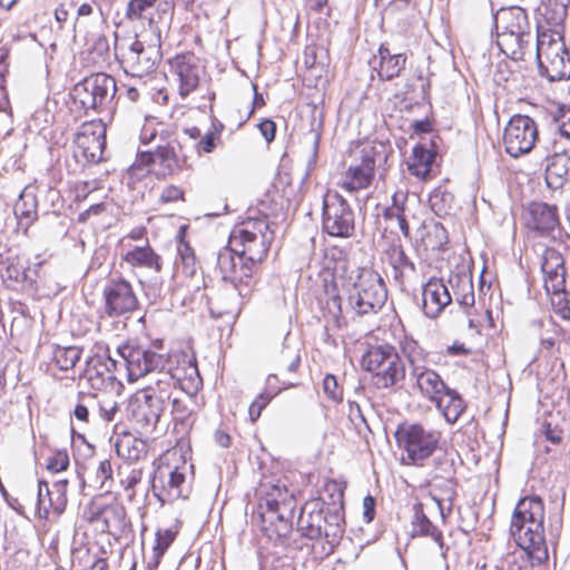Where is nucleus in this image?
<instances>
[{
	"label": "nucleus",
	"instance_id": "8",
	"mask_svg": "<svg viewBox=\"0 0 570 570\" xmlns=\"http://www.w3.org/2000/svg\"><path fill=\"white\" fill-rule=\"evenodd\" d=\"M161 59L159 35H141L120 48V65L127 75L141 78L151 73Z\"/></svg>",
	"mask_w": 570,
	"mask_h": 570
},
{
	"label": "nucleus",
	"instance_id": "63",
	"mask_svg": "<svg viewBox=\"0 0 570 570\" xmlns=\"http://www.w3.org/2000/svg\"><path fill=\"white\" fill-rule=\"evenodd\" d=\"M112 475V468L109 460H104L99 463L96 476L97 480L100 482L101 487L105 485V482L109 479H111Z\"/></svg>",
	"mask_w": 570,
	"mask_h": 570
},
{
	"label": "nucleus",
	"instance_id": "28",
	"mask_svg": "<svg viewBox=\"0 0 570 570\" xmlns=\"http://www.w3.org/2000/svg\"><path fill=\"white\" fill-rule=\"evenodd\" d=\"M532 40L531 28L521 32L497 33V45L501 52L515 61L524 59Z\"/></svg>",
	"mask_w": 570,
	"mask_h": 570
},
{
	"label": "nucleus",
	"instance_id": "55",
	"mask_svg": "<svg viewBox=\"0 0 570 570\" xmlns=\"http://www.w3.org/2000/svg\"><path fill=\"white\" fill-rule=\"evenodd\" d=\"M178 254L181 261L183 272L188 276H193L196 273V257L193 248L186 243H180Z\"/></svg>",
	"mask_w": 570,
	"mask_h": 570
},
{
	"label": "nucleus",
	"instance_id": "62",
	"mask_svg": "<svg viewBox=\"0 0 570 570\" xmlns=\"http://www.w3.org/2000/svg\"><path fill=\"white\" fill-rule=\"evenodd\" d=\"M183 196L184 191L179 187L170 185L163 189L160 199L164 203H170L183 199Z\"/></svg>",
	"mask_w": 570,
	"mask_h": 570
},
{
	"label": "nucleus",
	"instance_id": "60",
	"mask_svg": "<svg viewBox=\"0 0 570 570\" xmlns=\"http://www.w3.org/2000/svg\"><path fill=\"white\" fill-rule=\"evenodd\" d=\"M220 139L217 137V132H207L204 137L200 138V140L197 142V151L198 153H212L216 146L217 142H219Z\"/></svg>",
	"mask_w": 570,
	"mask_h": 570
},
{
	"label": "nucleus",
	"instance_id": "9",
	"mask_svg": "<svg viewBox=\"0 0 570 570\" xmlns=\"http://www.w3.org/2000/svg\"><path fill=\"white\" fill-rule=\"evenodd\" d=\"M387 291L382 277L373 269L358 273L348 295V304L357 315L377 313L386 302Z\"/></svg>",
	"mask_w": 570,
	"mask_h": 570
},
{
	"label": "nucleus",
	"instance_id": "5",
	"mask_svg": "<svg viewBox=\"0 0 570 570\" xmlns=\"http://www.w3.org/2000/svg\"><path fill=\"white\" fill-rule=\"evenodd\" d=\"M274 239V230L267 217L252 218L234 227L229 236V245L239 250L255 266L262 262Z\"/></svg>",
	"mask_w": 570,
	"mask_h": 570
},
{
	"label": "nucleus",
	"instance_id": "59",
	"mask_svg": "<svg viewBox=\"0 0 570 570\" xmlns=\"http://www.w3.org/2000/svg\"><path fill=\"white\" fill-rule=\"evenodd\" d=\"M142 471L140 469H131L124 478L120 479V483L126 491H131V495L135 494V487L141 481Z\"/></svg>",
	"mask_w": 570,
	"mask_h": 570
},
{
	"label": "nucleus",
	"instance_id": "2",
	"mask_svg": "<svg viewBox=\"0 0 570 570\" xmlns=\"http://www.w3.org/2000/svg\"><path fill=\"white\" fill-rule=\"evenodd\" d=\"M295 507L294 492L283 480L262 483L257 510L262 531L272 540L286 537L292 529Z\"/></svg>",
	"mask_w": 570,
	"mask_h": 570
},
{
	"label": "nucleus",
	"instance_id": "50",
	"mask_svg": "<svg viewBox=\"0 0 570 570\" xmlns=\"http://www.w3.org/2000/svg\"><path fill=\"white\" fill-rule=\"evenodd\" d=\"M96 412L106 422H111L118 412V404L111 395L96 394Z\"/></svg>",
	"mask_w": 570,
	"mask_h": 570
},
{
	"label": "nucleus",
	"instance_id": "57",
	"mask_svg": "<svg viewBox=\"0 0 570 570\" xmlns=\"http://www.w3.org/2000/svg\"><path fill=\"white\" fill-rule=\"evenodd\" d=\"M69 465V455L66 450H58L47 460V469L53 473L63 471Z\"/></svg>",
	"mask_w": 570,
	"mask_h": 570
},
{
	"label": "nucleus",
	"instance_id": "30",
	"mask_svg": "<svg viewBox=\"0 0 570 570\" xmlns=\"http://www.w3.org/2000/svg\"><path fill=\"white\" fill-rule=\"evenodd\" d=\"M122 261L134 268H146L156 273H159L163 266L160 256L148 243L141 246L137 245L128 249L122 255Z\"/></svg>",
	"mask_w": 570,
	"mask_h": 570
},
{
	"label": "nucleus",
	"instance_id": "58",
	"mask_svg": "<svg viewBox=\"0 0 570 570\" xmlns=\"http://www.w3.org/2000/svg\"><path fill=\"white\" fill-rule=\"evenodd\" d=\"M323 391L333 401H341L343 399V391L340 387L337 380L334 375L327 374L323 381Z\"/></svg>",
	"mask_w": 570,
	"mask_h": 570
},
{
	"label": "nucleus",
	"instance_id": "53",
	"mask_svg": "<svg viewBox=\"0 0 570 570\" xmlns=\"http://www.w3.org/2000/svg\"><path fill=\"white\" fill-rule=\"evenodd\" d=\"M176 533L169 529L156 532V542L153 548L155 563L158 564L166 550L174 542Z\"/></svg>",
	"mask_w": 570,
	"mask_h": 570
},
{
	"label": "nucleus",
	"instance_id": "4",
	"mask_svg": "<svg viewBox=\"0 0 570 570\" xmlns=\"http://www.w3.org/2000/svg\"><path fill=\"white\" fill-rule=\"evenodd\" d=\"M389 146L383 141L372 140L358 142L352 150V164L345 173L342 187L347 191H358L367 188L374 178L375 167L385 163Z\"/></svg>",
	"mask_w": 570,
	"mask_h": 570
},
{
	"label": "nucleus",
	"instance_id": "32",
	"mask_svg": "<svg viewBox=\"0 0 570 570\" xmlns=\"http://www.w3.org/2000/svg\"><path fill=\"white\" fill-rule=\"evenodd\" d=\"M176 387L175 381H173L169 373L165 368H159L149 376V383L141 391L166 405L171 397L173 390Z\"/></svg>",
	"mask_w": 570,
	"mask_h": 570
},
{
	"label": "nucleus",
	"instance_id": "10",
	"mask_svg": "<svg viewBox=\"0 0 570 570\" xmlns=\"http://www.w3.org/2000/svg\"><path fill=\"white\" fill-rule=\"evenodd\" d=\"M395 438L399 448L405 452L407 462L414 465H423L435 451L440 440L438 432L426 430L416 423L401 424Z\"/></svg>",
	"mask_w": 570,
	"mask_h": 570
},
{
	"label": "nucleus",
	"instance_id": "40",
	"mask_svg": "<svg viewBox=\"0 0 570 570\" xmlns=\"http://www.w3.org/2000/svg\"><path fill=\"white\" fill-rule=\"evenodd\" d=\"M104 523V530L112 532H121L126 527V509L119 503L105 505L98 515Z\"/></svg>",
	"mask_w": 570,
	"mask_h": 570
},
{
	"label": "nucleus",
	"instance_id": "14",
	"mask_svg": "<svg viewBox=\"0 0 570 570\" xmlns=\"http://www.w3.org/2000/svg\"><path fill=\"white\" fill-rule=\"evenodd\" d=\"M538 139V128L532 118L525 115H514L503 132V145L511 157L528 154Z\"/></svg>",
	"mask_w": 570,
	"mask_h": 570
},
{
	"label": "nucleus",
	"instance_id": "6",
	"mask_svg": "<svg viewBox=\"0 0 570 570\" xmlns=\"http://www.w3.org/2000/svg\"><path fill=\"white\" fill-rule=\"evenodd\" d=\"M117 92L115 78L107 73L98 72L86 77L73 86L70 98L79 111L87 114L89 110L100 112L111 108Z\"/></svg>",
	"mask_w": 570,
	"mask_h": 570
},
{
	"label": "nucleus",
	"instance_id": "15",
	"mask_svg": "<svg viewBox=\"0 0 570 570\" xmlns=\"http://www.w3.org/2000/svg\"><path fill=\"white\" fill-rule=\"evenodd\" d=\"M544 150V179L550 189L558 190L570 179V148L561 140L549 139Z\"/></svg>",
	"mask_w": 570,
	"mask_h": 570
},
{
	"label": "nucleus",
	"instance_id": "25",
	"mask_svg": "<svg viewBox=\"0 0 570 570\" xmlns=\"http://www.w3.org/2000/svg\"><path fill=\"white\" fill-rule=\"evenodd\" d=\"M423 312L435 318L452 302L449 287L441 278H431L423 287Z\"/></svg>",
	"mask_w": 570,
	"mask_h": 570
},
{
	"label": "nucleus",
	"instance_id": "35",
	"mask_svg": "<svg viewBox=\"0 0 570 570\" xmlns=\"http://www.w3.org/2000/svg\"><path fill=\"white\" fill-rule=\"evenodd\" d=\"M449 285L453 291L454 299L464 307H472L474 305V291L473 283L466 274H451L449 277Z\"/></svg>",
	"mask_w": 570,
	"mask_h": 570
},
{
	"label": "nucleus",
	"instance_id": "13",
	"mask_svg": "<svg viewBox=\"0 0 570 570\" xmlns=\"http://www.w3.org/2000/svg\"><path fill=\"white\" fill-rule=\"evenodd\" d=\"M73 157L86 166L102 159L106 146V128L100 122L89 121L81 125L73 140Z\"/></svg>",
	"mask_w": 570,
	"mask_h": 570
},
{
	"label": "nucleus",
	"instance_id": "43",
	"mask_svg": "<svg viewBox=\"0 0 570 570\" xmlns=\"http://www.w3.org/2000/svg\"><path fill=\"white\" fill-rule=\"evenodd\" d=\"M440 404L441 406L436 407L442 412L446 422L451 424L455 423L465 410L464 400L452 389L449 390L445 399H441Z\"/></svg>",
	"mask_w": 570,
	"mask_h": 570
},
{
	"label": "nucleus",
	"instance_id": "48",
	"mask_svg": "<svg viewBox=\"0 0 570 570\" xmlns=\"http://www.w3.org/2000/svg\"><path fill=\"white\" fill-rule=\"evenodd\" d=\"M554 120L557 122V131L550 140H561L570 148V107L561 108Z\"/></svg>",
	"mask_w": 570,
	"mask_h": 570
},
{
	"label": "nucleus",
	"instance_id": "18",
	"mask_svg": "<svg viewBox=\"0 0 570 570\" xmlns=\"http://www.w3.org/2000/svg\"><path fill=\"white\" fill-rule=\"evenodd\" d=\"M105 312L108 316H120L138 307V298L131 284L122 277L110 278L104 289Z\"/></svg>",
	"mask_w": 570,
	"mask_h": 570
},
{
	"label": "nucleus",
	"instance_id": "37",
	"mask_svg": "<svg viewBox=\"0 0 570 570\" xmlns=\"http://www.w3.org/2000/svg\"><path fill=\"white\" fill-rule=\"evenodd\" d=\"M379 55L381 59L379 76L381 79L391 80L404 69L406 58L402 53L392 55L386 47L381 46Z\"/></svg>",
	"mask_w": 570,
	"mask_h": 570
},
{
	"label": "nucleus",
	"instance_id": "44",
	"mask_svg": "<svg viewBox=\"0 0 570 570\" xmlns=\"http://www.w3.org/2000/svg\"><path fill=\"white\" fill-rule=\"evenodd\" d=\"M342 522L343 519L338 512H327L325 523L322 527V538L325 539L331 550L340 542L343 535L344 529Z\"/></svg>",
	"mask_w": 570,
	"mask_h": 570
},
{
	"label": "nucleus",
	"instance_id": "45",
	"mask_svg": "<svg viewBox=\"0 0 570 570\" xmlns=\"http://www.w3.org/2000/svg\"><path fill=\"white\" fill-rule=\"evenodd\" d=\"M273 377V375L267 376L265 390L259 393L249 405L248 415L252 422L258 420L263 410L269 404L273 397H275L281 392V387L272 386Z\"/></svg>",
	"mask_w": 570,
	"mask_h": 570
},
{
	"label": "nucleus",
	"instance_id": "42",
	"mask_svg": "<svg viewBox=\"0 0 570 570\" xmlns=\"http://www.w3.org/2000/svg\"><path fill=\"white\" fill-rule=\"evenodd\" d=\"M387 261L395 272V278L404 277L415 272L414 263L406 256L401 244H392L386 250Z\"/></svg>",
	"mask_w": 570,
	"mask_h": 570
},
{
	"label": "nucleus",
	"instance_id": "19",
	"mask_svg": "<svg viewBox=\"0 0 570 570\" xmlns=\"http://www.w3.org/2000/svg\"><path fill=\"white\" fill-rule=\"evenodd\" d=\"M170 72L178 82V94L186 98L197 89L204 69L193 53L177 55L169 60Z\"/></svg>",
	"mask_w": 570,
	"mask_h": 570
},
{
	"label": "nucleus",
	"instance_id": "34",
	"mask_svg": "<svg viewBox=\"0 0 570 570\" xmlns=\"http://www.w3.org/2000/svg\"><path fill=\"white\" fill-rule=\"evenodd\" d=\"M10 281L13 288H26L33 286V278L28 274V261L21 256H12L7 258L6 272L2 275Z\"/></svg>",
	"mask_w": 570,
	"mask_h": 570
},
{
	"label": "nucleus",
	"instance_id": "29",
	"mask_svg": "<svg viewBox=\"0 0 570 570\" xmlns=\"http://www.w3.org/2000/svg\"><path fill=\"white\" fill-rule=\"evenodd\" d=\"M495 33L530 29L528 14L521 7L502 8L494 14Z\"/></svg>",
	"mask_w": 570,
	"mask_h": 570
},
{
	"label": "nucleus",
	"instance_id": "27",
	"mask_svg": "<svg viewBox=\"0 0 570 570\" xmlns=\"http://www.w3.org/2000/svg\"><path fill=\"white\" fill-rule=\"evenodd\" d=\"M527 225L539 234H549L559 226L558 208L547 203L533 202L528 206Z\"/></svg>",
	"mask_w": 570,
	"mask_h": 570
},
{
	"label": "nucleus",
	"instance_id": "41",
	"mask_svg": "<svg viewBox=\"0 0 570 570\" xmlns=\"http://www.w3.org/2000/svg\"><path fill=\"white\" fill-rule=\"evenodd\" d=\"M433 161L434 154L423 145H416L412 150L411 161L409 163V170L412 175L425 179L431 171Z\"/></svg>",
	"mask_w": 570,
	"mask_h": 570
},
{
	"label": "nucleus",
	"instance_id": "52",
	"mask_svg": "<svg viewBox=\"0 0 570 570\" xmlns=\"http://www.w3.org/2000/svg\"><path fill=\"white\" fill-rule=\"evenodd\" d=\"M406 199L407 195L403 191H396L394 193L392 197V205L386 207L383 212V217L386 220H395L396 218H400L403 214L407 212L406 208Z\"/></svg>",
	"mask_w": 570,
	"mask_h": 570
},
{
	"label": "nucleus",
	"instance_id": "38",
	"mask_svg": "<svg viewBox=\"0 0 570 570\" xmlns=\"http://www.w3.org/2000/svg\"><path fill=\"white\" fill-rule=\"evenodd\" d=\"M570 0H543L539 7V13L544 21L552 27L551 30H559L568 11Z\"/></svg>",
	"mask_w": 570,
	"mask_h": 570
},
{
	"label": "nucleus",
	"instance_id": "56",
	"mask_svg": "<svg viewBox=\"0 0 570 570\" xmlns=\"http://www.w3.org/2000/svg\"><path fill=\"white\" fill-rule=\"evenodd\" d=\"M443 484L445 487L444 492L442 495H433V500L436 502L442 518H444V503L448 502V510L451 511L452 502L455 497V485L451 479H444Z\"/></svg>",
	"mask_w": 570,
	"mask_h": 570
},
{
	"label": "nucleus",
	"instance_id": "31",
	"mask_svg": "<svg viewBox=\"0 0 570 570\" xmlns=\"http://www.w3.org/2000/svg\"><path fill=\"white\" fill-rule=\"evenodd\" d=\"M405 379V365L399 354L391 356L380 370L374 373V384L379 389H390Z\"/></svg>",
	"mask_w": 570,
	"mask_h": 570
},
{
	"label": "nucleus",
	"instance_id": "46",
	"mask_svg": "<svg viewBox=\"0 0 570 570\" xmlns=\"http://www.w3.org/2000/svg\"><path fill=\"white\" fill-rule=\"evenodd\" d=\"M81 355V348L78 346H55L52 348V362L61 371L71 370Z\"/></svg>",
	"mask_w": 570,
	"mask_h": 570
},
{
	"label": "nucleus",
	"instance_id": "20",
	"mask_svg": "<svg viewBox=\"0 0 570 570\" xmlns=\"http://www.w3.org/2000/svg\"><path fill=\"white\" fill-rule=\"evenodd\" d=\"M165 407L159 400L140 390L130 400V419L140 430L148 432L156 428Z\"/></svg>",
	"mask_w": 570,
	"mask_h": 570
},
{
	"label": "nucleus",
	"instance_id": "33",
	"mask_svg": "<svg viewBox=\"0 0 570 570\" xmlns=\"http://www.w3.org/2000/svg\"><path fill=\"white\" fill-rule=\"evenodd\" d=\"M115 448L117 455L128 462H137L147 454L146 442L131 433L119 435Z\"/></svg>",
	"mask_w": 570,
	"mask_h": 570
},
{
	"label": "nucleus",
	"instance_id": "49",
	"mask_svg": "<svg viewBox=\"0 0 570 570\" xmlns=\"http://www.w3.org/2000/svg\"><path fill=\"white\" fill-rule=\"evenodd\" d=\"M14 214L21 218L35 219L37 217L36 197L24 190L14 206Z\"/></svg>",
	"mask_w": 570,
	"mask_h": 570
},
{
	"label": "nucleus",
	"instance_id": "11",
	"mask_svg": "<svg viewBox=\"0 0 570 570\" xmlns=\"http://www.w3.org/2000/svg\"><path fill=\"white\" fill-rule=\"evenodd\" d=\"M116 352L127 370L130 382L150 376L166 365L165 355L135 343L119 345Z\"/></svg>",
	"mask_w": 570,
	"mask_h": 570
},
{
	"label": "nucleus",
	"instance_id": "47",
	"mask_svg": "<svg viewBox=\"0 0 570 570\" xmlns=\"http://www.w3.org/2000/svg\"><path fill=\"white\" fill-rule=\"evenodd\" d=\"M159 0H130L126 8V17L131 21L149 20L153 21L151 13L155 8H159Z\"/></svg>",
	"mask_w": 570,
	"mask_h": 570
},
{
	"label": "nucleus",
	"instance_id": "24",
	"mask_svg": "<svg viewBox=\"0 0 570 570\" xmlns=\"http://www.w3.org/2000/svg\"><path fill=\"white\" fill-rule=\"evenodd\" d=\"M564 262L561 254L553 249L547 248L542 255L541 269L544 275V287L548 293H552L556 297L561 298L564 291Z\"/></svg>",
	"mask_w": 570,
	"mask_h": 570
},
{
	"label": "nucleus",
	"instance_id": "22",
	"mask_svg": "<svg viewBox=\"0 0 570 570\" xmlns=\"http://www.w3.org/2000/svg\"><path fill=\"white\" fill-rule=\"evenodd\" d=\"M410 376L423 399L441 406V399H445L450 387L438 372L424 365L414 366L410 370Z\"/></svg>",
	"mask_w": 570,
	"mask_h": 570
},
{
	"label": "nucleus",
	"instance_id": "1",
	"mask_svg": "<svg viewBox=\"0 0 570 570\" xmlns=\"http://www.w3.org/2000/svg\"><path fill=\"white\" fill-rule=\"evenodd\" d=\"M510 533L532 563L548 559L544 539V505L538 497L521 499L513 512Z\"/></svg>",
	"mask_w": 570,
	"mask_h": 570
},
{
	"label": "nucleus",
	"instance_id": "7",
	"mask_svg": "<svg viewBox=\"0 0 570 570\" xmlns=\"http://www.w3.org/2000/svg\"><path fill=\"white\" fill-rule=\"evenodd\" d=\"M535 56L540 73L549 80L570 78V53L560 30L538 32Z\"/></svg>",
	"mask_w": 570,
	"mask_h": 570
},
{
	"label": "nucleus",
	"instance_id": "3",
	"mask_svg": "<svg viewBox=\"0 0 570 570\" xmlns=\"http://www.w3.org/2000/svg\"><path fill=\"white\" fill-rule=\"evenodd\" d=\"M167 458L155 470L151 479V490L161 505L179 499H187L190 492L188 478L193 474V464L183 456Z\"/></svg>",
	"mask_w": 570,
	"mask_h": 570
},
{
	"label": "nucleus",
	"instance_id": "36",
	"mask_svg": "<svg viewBox=\"0 0 570 570\" xmlns=\"http://www.w3.org/2000/svg\"><path fill=\"white\" fill-rule=\"evenodd\" d=\"M412 535L430 537L439 544L441 549L444 546L442 532L425 515L422 504L414 505V513L412 518Z\"/></svg>",
	"mask_w": 570,
	"mask_h": 570
},
{
	"label": "nucleus",
	"instance_id": "23",
	"mask_svg": "<svg viewBox=\"0 0 570 570\" xmlns=\"http://www.w3.org/2000/svg\"><path fill=\"white\" fill-rule=\"evenodd\" d=\"M330 511L320 499L306 502L297 520V529L302 535L312 540L322 538V527Z\"/></svg>",
	"mask_w": 570,
	"mask_h": 570
},
{
	"label": "nucleus",
	"instance_id": "21",
	"mask_svg": "<svg viewBox=\"0 0 570 570\" xmlns=\"http://www.w3.org/2000/svg\"><path fill=\"white\" fill-rule=\"evenodd\" d=\"M68 480H58L49 487L48 482L39 481L37 493V510L40 518H48L50 513L60 515L67 507Z\"/></svg>",
	"mask_w": 570,
	"mask_h": 570
},
{
	"label": "nucleus",
	"instance_id": "16",
	"mask_svg": "<svg viewBox=\"0 0 570 570\" xmlns=\"http://www.w3.org/2000/svg\"><path fill=\"white\" fill-rule=\"evenodd\" d=\"M216 265L223 279L230 282L236 289L238 285H248L255 272V265L230 245L218 252Z\"/></svg>",
	"mask_w": 570,
	"mask_h": 570
},
{
	"label": "nucleus",
	"instance_id": "61",
	"mask_svg": "<svg viewBox=\"0 0 570 570\" xmlns=\"http://www.w3.org/2000/svg\"><path fill=\"white\" fill-rule=\"evenodd\" d=\"M173 415L175 421L185 423L189 420L191 411L188 410L178 399L173 400Z\"/></svg>",
	"mask_w": 570,
	"mask_h": 570
},
{
	"label": "nucleus",
	"instance_id": "64",
	"mask_svg": "<svg viewBox=\"0 0 570 570\" xmlns=\"http://www.w3.org/2000/svg\"><path fill=\"white\" fill-rule=\"evenodd\" d=\"M258 129L267 142H271L275 138L276 125L271 119H265L258 124Z\"/></svg>",
	"mask_w": 570,
	"mask_h": 570
},
{
	"label": "nucleus",
	"instance_id": "54",
	"mask_svg": "<svg viewBox=\"0 0 570 570\" xmlns=\"http://www.w3.org/2000/svg\"><path fill=\"white\" fill-rule=\"evenodd\" d=\"M402 351L409 361L410 370L414 366H423L421 362L424 360L425 354L416 341L405 338L402 343Z\"/></svg>",
	"mask_w": 570,
	"mask_h": 570
},
{
	"label": "nucleus",
	"instance_id": "26",
	"mask_svg": "<svg viewBox=\"0 0 570 570\" xmlns=\"http://www.w3.org/2000/svg\"><path fill=\"white\" fill-rule=\"evenodd\" d=\"M179 145L176 140H170L166 145H157L155 151H144L140 154L139 161L142 165H158L159 174L163 176L171 175L179 168V156L176 147Z\"/></svg>",
	"mask_w": 570,
	"mask_h": 570
},
{
	"label": "nucleus",
	"instance_id": "17",
	"mask_svg": "<svg viewBox=\"0 0 570 570\" xmlns=\"http://www.w3.org/2000/svg\"><path fill=\"white\" fill-rule=\"evenodd\" d=\"M165 360L164 368L173 377L177 387L189 394L199 389L202 380L194 356L184 352H176L165 356Z\"/></svg>",
	"mask_w": 570,
	"mask_h": 570
},
{
	"label": "nucleus",
	"instance_id": "51",
	"mask_svg": "<svg viewBox=\"0 0 570 570\" xmlns=\"http://www.w3.org/2000/svg\"><path fill=\"white\" fill-rule=\"evenodd\" d=\"M90 411L96 413V394L80 393L73 410L75 417L79 421L87 422Z\"/></svg>",
	"mask_w": 570,
	"mask_h": 570
},
{
	"label": "nucleus",
	"instance_id": "39",
	"mask_svg": "<svg viewBox=\"0 0 570 570\" xmlns=\"http://www.w3.org/2000/svg\"><path fill=\"white\" fill-rule=\"evenodd\" d=\"M396 350L389 344L373 345L362 356V366L365 371L375 373L381 366L396 355Z\"/></svg>",
	"mask_w": 570,
	"mask_h": 570
},
{
	"label": "nucleus",
	"instance_id": "12",
	"mask_svg": "<svg viewBox=\"0 0 570 570\" xmlns=\"http://www.w3.org/2000/svg\"><path fill=\"white\" fill-rule=\"evenodd\" d=\"M323 228L334 237H351L355 229L354 213L337 193H327L323 199Z\"/></svg>",
	"mask_w": 570,
	"mask_h": 570
}]
</instances>
